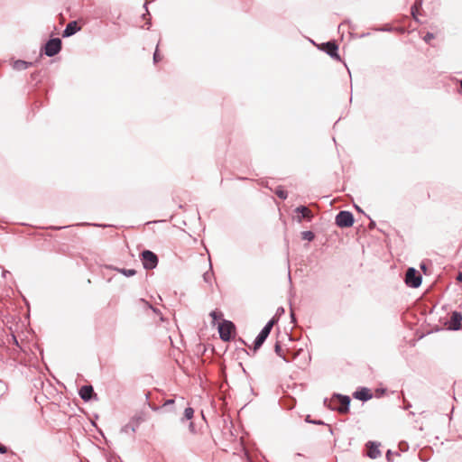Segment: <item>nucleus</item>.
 Masks as SVG:
<instances>
[{
  "label": "nucleus",
  "instance_id": "25",
  "mask_svg": "<svg viewBox=\"0 0 462 462\" xmlns=\"http://www.w3.org/2000/svg\"><path fill=\"white\" fill-rule=\"evenodd\" d=\"M274 350H275V353H276L278 356H282V357L286 361L285 357H284V356H282V354H281L282 347H281V346H280V344H279V343H276V345H275V349H274Z\"/></svg>",
  "mask_w": 462,
  "mask_h": 462
},
{
  "label": "nucleus",
  "instance_id": "31",
  "mask_svg": "<svg viewBox=\"0 0 462 462\" xmlns=\"http://www.w3.org/2000/svg\"><path fill=\"white\" fill-rule=\"evenodd\" d=\"M309 417H310V416H308V417H307V419H306V420H307V421H309V422H312V423H315V424H323V422H322L321 420H314V421H310V420H309Z\"/></svg>",
  "mask_w": 462,
  "mask_h": 462
},
{
  "label": "nucleus",
  "instance_id": "1",
  "mask_svg": "<svg viewBox=\"0 0 462 462\" xmlns=\"http://www.w3.org/2000/svg\"><path fill=\"white\" fill-rule=\"evenodd\" d=\"M324 404L329 409L337 410L339 412H346L350 404V398L348 396L335 394L333 398L328 402V400H324Z\"/></svg>",
  "mask_w": 462,
  "mask_h": 462
},
{
  "label": "nucleus",
  "instance_id": "3",
  "mask_svg": "<svg viewBox=\"0 0 462 462\" xmlns=\"http://www.w3.org/2000/svg\"><path fill=\"white\" fill-rule=\"evenodd\" d=\"M275 322H276V319L274 318H273L263 327V328L261 330V332L258 334V336L256 337V338L254 340V349L259 348L263 344V342L265 341V339L269 336V334H270L273 325L275 324Z\"/></svg>",
  "mask_w": 462,
  "mask_h": 462
},
{
  "label": "nucleus",
  "instance_id": "20",
  "mask_svg": "<svg viewBox=\"0 0 462 462\" xmlns=\"http://www.w3.org/2000/svg\"><path fill=\"white\" fill-rule=\"evenodd\" d=\"M275 193L282 199H285L287 198V192L282 188H278Z\"/></svg>",
  "mask_w": 462,
  "mask_h": 462
},
{
  "label": "nucleus",
  "instance_id": "4",
  "mask_svg": "<svg viewBox=\"0 0 462 462\" xmlns=\"http://www.w3.org/2000/svg\"><path fill=\"white\" fill-rule=\"evenodd\" d=\"M405 282L411 288H418L421 284V276L414 268L411 267L406 272Z\"/></svg>",
  "mask_w": 462,
  "mask_h": 462
},
{
  "label": "nucleus",
  "instance_id": "11",
  "mask_svg": "<svg viewBox=\"0 0 462 462\" xmlns=\"http://www.w3.org/2000/svg\"><path fill=\"white\" fill-rule=\"evenodd\" d=\"M79 30H80V27L78 26V23L76 21L69 22L67 24L65 30L63 31L62 36L69 37V36L75 34Z\"/></svg>",
  "mask_w": 462,
  "mask_h": 462
},
{
  "label": "nucleus",
  "instance_id": "26",
  "mask_svg": "<svg viewBox=\"0 0 462 462\" xmlns=\"http://www.w3.org/2000/svg\"><path fill=\"white\" fill-rule=\"evenodd\" d=\"M142 301L143 303H145L150 309H152L153 310L154 313L158 314L159 313V310L155 308H153L152 305L148 304L146 301H144L143 300H142Z\"/></svg>",
  "mask_w": 462,
  "mask_h": 462
},
{
  "label": "nucleus",
  "instance_id": "6",
  "mask_svg": "<svg viewBox=\"0 0 462 462\" xmlns=\"http://www.w3.org/2000/svg\"><path fill=\"white\" fill-rule=\"evenodd\" d=\"M354 223V217L349 211H340L336 217V224L339 227H349Z\"/></svg>",
  "mask_w": 462,
  "mask_h": 462
},
{
  "label": "nucleus",
  "instance_id": "32",
  "mask_svg": "<svg viewBox=\"0 0 462 462\" xmlns=\"http://www.w3.org/2000/svg\"><path fill=\"white\" fill-rule=\"evenodd\" d=\"M172 403H174V400L170 399V400H167V401L165 402L164 406H168V405H171V404H172Z\"/></svg>",
  "mask_w": 462,
  "mask_h": 462
},
{
  "label": "nucleus",
  "instance_id": "12",
  "mask_svg": "<svg viewBox=\"0 0 462 462\" xmlns=\"http://www.w3.org/2000/svg\"><path fill=\"white\" fill-rule=\"evenodd\" d=\"M295 212L300 213L301 216L298 217V221L301 222L303 218H307L308 220H311L312 214L310 210L305 206H300L296 208Z\"/></svg>",
  "mask_w": 462,
  "mask_h": 462
},
{
  "label": "nucleus",
  "instance_id": "22",
  "mask_svg": "<svg viewBox=\"0 0 462 462\" xmlns=\"http://www.w3.org/2000/svg\"><path fill=\"white\" fill-rule=\"evenodd\" d=\"M434 34L431 32H427L426 35L423 37V40L425 42L429 43L431 40L434 39Z\"/></svg>",
  "mask_w": 462,
  "mask_h": 462
},
{
  "label": "nucleus",
  "instance_id": "27",
  "mask_svg": "<svg viewBox=\"0 0 462 462\" xmlns=\"http://www.w3.org/2000/svg\"><path fill=\"white\" fill-rule=\"evenodd\" d=\"M284 313V309L282 307H280L277 309L276 315L281 316Z\"/></svg>",
  "mask_w": 462,
  "mask_h": 462
},
{
  "label": "nucleus",
  "instance_id": "9",
  "mask_svg": "<svg viewBox=\"0 0 462 462\" xmlns=\"http://www.w3.org/2000/svg\"><path fill=\"white\" fill-rule=\"evenodd\" d=\"M367 448H368V451H367V456L370 457V458H377L381 456V451L379 449V446L380 444L379 443H376V442H374V441H369L367 444Z\"/></svg>",
  "mask_w": 462,
  "mask_h": 462
},
{
  "label": "nucleus",
  "instance_id": "33",
  "mask_svg": "<svg viewBox=\"0 0 462 462\" xmlns=\"http://www.w3.org/2000/svg\"><path fill=\"white\" fill-rule=\"evenodd\" d=\"M457 280L460 282H462V272L458 273Z\"/></svg>",
  "mask_w": 462,
  "mask_h": 462
},
{
  "label": "nucleus",
  "instance_id": "23",
  "mask_svg": "<svg viewBox=\"0 0 462 462\" xmlns=\"http://www.w3.org/2000/svg\"><path fill=\"white\" fill-rule=\"evenodd\" d=\"M420 5H421V1H416L414 6L411 8V14H412L414 18H416V12L415 11L417 10L418 6Z\"/></svg>",
  "mask_w": 462,
  "mask_h": 462
},
{
  "label": "nucleus",
  "instance_id": "13",
  "mask_svg": "<svg viewBox=\"0 0 462 462\" xmlns=\"http://www.w3.org/2000/svg\"><path fill=\"white\" fill-rule=\"evenodd\" d=\"M94 394V390L91 385H84L79 390V395L84 401H89Z\"/></svg>",
  "mask_w": 462,
  "mask_h": 462
},
{
  "label": "nucleus",
  "instance_id": "10",
  "mask_svg": "<svg viewBox=\"0 0 462 462\" xmlns=\"http://www.w3.org/2000/svg\"><path fill=\"white\" fill-rule=\"evenodd\" d=\"M462 321V315L459 312L454 311L451 315L450 325L449 328L453 330H457L460 328Z\"/></svg>",
  "mask_w": 462,
  "mask_h": 462
},
{
  "label": "nucleus",
  "instance_id": "36",
  "mask_svg": "<svg viewBox=\"0 0 462 462\" xmlns=\"http://www.w3.org/2000/svg\"><path fill=\"white\" fill-rule=\"evenodd\" d=\"M7 273H8L7 271H4L3 272V276L5 277Z\"/></svg>",
  "mask_w": 462,
  "mask_h": 462
},
{
  "label": "nucleus",
  "instance_id": "8",
  "mask_svg": "<svg viewBox=\"0 0 462 462\" xmlns=\"http://www.w3.org/2000/svg\"><path fill=\"white\" fill-rule=\"evenodd\" d=\"M320 49L326 51L331 58L340 60V57L337 54L338 47L335 42H328L326 43H322Z\"/></svg>",
  "mask_w": 462,
  "mask_h": 462
},
{
  "label": "nucleus",
  "instance_id": "34",
  "mask_svg": "<svg viewBox=\"0 0 462 462\" xmlns=\"http://www.w3.org/2000/svg\"><path fill=\"white\" fill-rule=\"evenodd\" d=\"M291 318L292 322H295V316L292 311L291 312Z\"/></svg>",
  "mask_w": 462,
  "mask_h": 462
},
{
  "label": "nucleus",
  "instance_id": "17",
  "mask_svg": "<svg viewBox=\"0 0 462 462\" xmlns=\"http://www.w3.org/2000/svg\"><path fill=\"white\" fill-rule=\"evenodd\" d=\"M213 277H214V273L211 270V264L209 265V271L206 272L204 274H203V280L205 282L208 283V284H212V280H213Z\"/></svg>",
  "mask_w": 462,
  "mask_h": 462
},
{
  "label": "nucleus",
  "instance_id": "28",
  "mask_svg": "<svg viewBox=\"0 0 462 462\" xmlns=\"http://www.w3.org/2000/svg\"><path fill=\"white\" fill-rule=\"evenodd\" d=\"M392 456H393V453L391 450H388L387 453H386V458L388 461L392 462Z\"/></svg>",
  "mask_w": 462,
  "mask_h": 462
},
{
  "label": "nucleus",
  "instance_id": "15",
  "mask_svg": "<svg viewBox=\"0 0 462 462\" xmlns=\"http://www.w3.org/2000/svg\"><path fill=\"white\" fill-rule=\"evenodd\" d=\"M29 64L24 60H18L14 62L13 68L16 70H24L29 67Z\"/></svg>",
  "mask_w": 462,
  "mask_h": 462
},
{
  "label": "nucleus",
  "instance_id": "19",
  "mask_svg": "<svg viewBox=\"0 0 462 462\" xmlns=\"http://www.w3.org/2000/svg\"><path fill=\"white\" fill-rule=\"evenodd\" d=\"M194 414V410L190 407L186 408L184 411V417L182 420H191Z\"/></svg>",
  "mask_w": 462,
  "mask_h": 462
},
{
  "label": "nucleus",
  "instance_id": "35",
  "mask_svg": "<svg viewBox=\"0 0 462 462\" xmlns=\"http://www.w3.org/2000/svg\"><path fill=\"white\" fill-rule=\"evenodd\" d=\"M411 403H410V402H408V403L404 406V409H409V408H411Z\"/></svg>",
  "mask_w": 462,
  "mask_h": 462
},
{
  "label": "nucleus",
  "instance_id": "14",
  "mask_svg": "<svg viewBox=\"0 0 462 462\" xmlns=\"http://www.w3.org/2000/svg\"><path fill=\"white\" fill-rule=\"evenodd\" d=\"M355 398L361 401H367L372 398V394L367 389H362L354 393Z\"/></svg>",
  "mask_w": 462,
  "mask_h": 462
},
{
  "label": "nucleus",
  "instance_id": "16",
  "mask_svg": "<svg viewBox=\"0 0 462 462\" xmlns=\"http://www.w3.org/2000/svg\"><path fill=\"white\" fill-rule=\"evenodd\" d=\"M116 272L124 274L126 277L134 276L136 273V271L134 269H125V268H114Z\"/></svg>",
  "mask_w": 462,
  "mask_h": 462
},
{
  "label": "nucleus",
  "instance_id": "30",
  "mask_svg": "<svg viewBox=\"0 0 462 462\" xmlns=\"http://www.w3.org/2000/svg\"><path fill=\"white\" fill-rule=\"evenodd\" d=\"M6 452H7V448L5 446L0 444V453L5 454Z\"/></svg>",
  "mask_w": 462,
  "mask_h": 462
},
{
  "label": "nucleus",
  "instance_id": "24",
  "mask_svg": "<svg viewBox=\"0 0 462 462\" xmlns=\"http://www.w3.org/2000/svg\"><path fill=\"white\" fill-rule=\"evenodd\" d=\"M161 60H162V57L160 56V54L158 52V47H157L156 50H155V52L153 54V61H154V63H157Z\"/></svg>",
  "mask_w": 462,
  "mask_h": 462
},
{
  "label": "nucleus",
  "instance_id": "29",
  "mask_svg": "<svg viewBox=\"0 0 462 462\" xmlns=\"http://www.w3.org/2000/svg\"><path fill=\"white\" fill-rule=\"evenodd\" d=\"M189 430L190 432L194 433L195 432V426L193 424V422H190L189 425Z\"/></svg>",
  "mask_w": 462,
  "mask_h": 462
},
{
  "label": "nucleus",
  "instance_id": "5",
  "mask_svg": "<svg viewBox=\"0 0 462 462\" xmlns=\"http://www.w3.org/2000/svg\"><path fill=\"white\" fill-rule=\"evenodd\" d=\"M61 49V41L59 38L51 39L44 46V53L48 57H52L60 52Z\"/></svg>",
  "mask_w": 462,
  "mask_h": 462
},
{
  "label": "nucleus",
  "instance_id": "21",
  "mask_svg": "<svg viewBox=\"0 0 462 462\" xmlns=\"http://www.w3.org/2000/svg\"><path fill=\"white\" fill-rule=\"evenodd\" d=\"M210 316L212 317L213 321H216V320L221 319L222 314H221V312H217V310H213V311L210 312Z\"/></svg>",
  "mask_w": 462,
  "mask_h": 462
},
{
  "label": "nucleus",
  "instance_id": "18",
  "mask_svg": "<svg viewBox=\"0 0 462 462\" xmlns=\"http://www.w3.org/2000/svg\"><path fill=\"white\" fill-rule=\"evenodd\" d=\"M301 237L304 240L312 241L315 236L311 231H304L301 233Z\"/></svg>",
  "mask_w": 462,
  "mask_h": 462
},
{
  "label": "nucleus",
  "instance_id": "2",
  "mask_svg": "<svg viewBox=\"0 0 462 462\" xmlns=\"http://www.w3.org/2000/svg\"><path fill=\"white\" fill-rule=\"evenodd\" d=\"M141 261L143 263V268L147 270H152L158 264L157 255L150 250H144L142 252Z\"/></svg>",
  "mask_w": 462,
  "mask_h": 462
},
{
  "label": "nucleus",
  "instance_id": "37",
  "mask_svg": "<svg viewBox=\"0 0 462 462\" xmlns=\"http://www.w3.org/2000/svg\"><path fill=\"white\" fill-rule=\"evenodd\" d=\"M460 87L462 88V79L459 80Z\"/></svg>",
  "mask_w": 462,
  "mask_h": 462
},
{
  "label": "nucleus",
  "instance_id": "7",
  "mask_svg": "<svg viewBox=\"0 0 462 462\" xmlns=\"http://www.w3.org/2000/svg\"><path fill=\"white\" fill-rule=\"evenodd\" d=\"M235 329V325L231 321L224 320L218 325V332L220 338L224 341H228L231 337V333Z\"/></svg>",
  "mask_w": 462,
  "mask_h": 462
}]
</instances>
